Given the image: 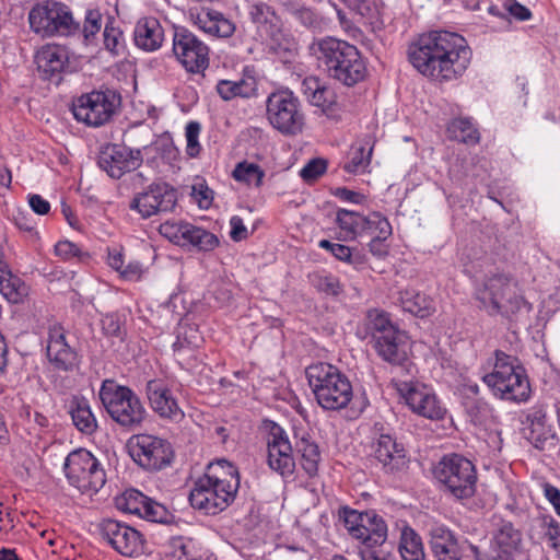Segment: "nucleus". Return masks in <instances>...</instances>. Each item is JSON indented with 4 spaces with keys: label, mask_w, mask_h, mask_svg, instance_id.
Here are the masks:
<instances>
[{
    "label": "nucleus",
    "mask_w": 560,
    "mask_h": 560,
    "mask_svg": "<svg viewBox=\"0 0 560 560\" xmlns=\"http://www.w3.org/2000/svg\"><path fill=\"white\" fill-rule=\"evenodd\" d=\"M471 56L465 37L448 31L422 34L408 47L410 63L422 75L439 82L460 78L468 69Z\"/></svg>",
    "instance_id": "obj_1"
},
{
    "label": "nucleus",
    "mask_w": 560,
    "mask_h": 560,
    "mask_svg": "<svg viewBox=\"0 0 560 560\" xmlns=\"http://www.w3.org/2000/svg\"><path fill=\"white\" fill-rule=\"evenodd\" d=\"M238 488L237 468L226 459H218L209 464L205 475L195 482L189 502L194 509L215 515L233 503Z\"/></svg>",
    "instance_id": "obj_2"
},
{
    "label": "nucleus",
    "mask_w": 560,
    "mask_h": 560,
    "mask_svg": "<svg viewBox=\"0 0 560 560\" xmlns=\"http://www.w3.org/2000/svg\"><path fill=\"white\" fill-rule=\"evenodd\" d=\"M310 52L329 78L346 86H353L366 75L365 62L354 45L335 37L315 39Z\"/></svg>",
    "instance_id": "obj_3"
},
{
    "label": "nucleus",
    "mask_w": 560,
    "mask_h": 560,
    "mask_svg": "<svg viewBox=\"0 0 560 560\" xmlns=\"http://www.w3.org/2000/svg\"><path fill=\"white\" fill-rule=\"evenodd\" d=\"M492 371L482 376V382L492 395L501 400L522 404L532 395L527 372L517 357L502 350L493 352Z\"/></svg>",
    "instance_id": "obj_4"
},
{
    "label": "nucleus",
    "mask_w": 560,
    "mask_h": 560,
    "mask_svg": "<svg viewBox=\"0 0 560 560\" xmlns=\"http://www.w3.org/2000/svg\"><path fill=\"white\" fill-rule=\"evenodd\" d=\"M306 378L317 404L325 410L346 408L353 390L349 378L335 365L326 362L312 364L305 370Z\"/></svg>",
    "instance_id": "obj_5"
},
{
    "label": "nucleus",
    "mask_w": 560,
    "mask_h": 560,
    "mask_svg": "<svg viewBox=\"0 0 560 560\" xmlns=\"http://www.w3.org/2000/svg\"><path fill=\"white\" fill-rule=\"evenodd\" d=\"M365 327L380 358L394 365L407 361V335L393 323L388 313L377 308L368 311Z\"/></svg>",
    "instance_id": "obj_6"
},
{
    "label": "nucleus",
    "mask_w": 560,
    "mask_h": 560,
    "mask_svg": "<svg viewBox=\"0 0 560 560\" xmlns=\"http://www.w3.org/2000/svg\"><path fill=\"white\" fill-rule=\"evenodd\" d=\"M98 395L110 419L125 430H138L148 417L139 396L115 381L105 380Z\"/></svg>",
    "instance_id": "obj_7"
},
{
    "label": "nucleus",
    "mask_w": 560,
    "mask_h": 560,
    "mask_svg": "<svg viewBox=\"0 0 560 560\" xmlns=\"http://www.w3.org/2000/svg\"><path fill=\"white\" fill-rule=\"evenodd\" d=\"M434 476L442 490L457 500L470 499L476 493V467L463 455H444L435 466Z\"/></svg>",
    "instance_id": "obj_8"
},
{
    "label": "nucleus",
    "mask_w": 560,
    "mask_h": 560,
    "mask_svg": "<svg viewBox=\"0 0 560 560\" xmlns=\"http://www.w3.org/2000/svg\"><path fill=\"white\" fill-rule=\"evenodd\" d=\"M28 23L42 37L73 36L80 31V22L73 19L70 8L54 0L34 5L28 12Z\"/></svg>",
    "instance_id": "obj_9"
},
{
    "label": "nucleus",
    "mask_w": 560,
    "mask_h": 560,
    "mask_svg": "<svg viewBox=\"0 0 560 560\" xmlns=\"http://www.w3.org/2000/svg\"><path fill=\"white\" fill-rule=\"evenodd\" d=\"M266 117L269 124L283 136L300 133L305 124V115L298 96L289 89L269 94L266 101Z\"/></svg>",
    "instance_id": "obj_10"
},
{
    "label": "nucleus",
    "mask_w": 560,
    "mask_h": 560,
    "mask_svg": "<svg viewBox=\"0 0 560 560\" xmlns=\"http://www.w3.org/2000/svg\"><path fill=\"white\" fill-rule=\"evenodd\" d=\"M477 300L490 315L509 316L520 310L523 302L517 294L516 283L505 273H494L485 279L477 291Z\"/></svg>",
    "instance_id": "obj_11"
},
{
    "label": "nucleus",
    "mask_w": 560,
    "mask_h": 560,
    "mask_svg": "<svg viewBox=\"0 0 560 560\" xmlns=\"http://www.w3.org/2000/svg\"><path fill=\"white\" fill-rule=\"evenodd\" d=\"M63 470L69 483L82 492L98 491L106 482L101 463L84 448L72 451L66 457Z\"/></svg>",
    "instance_id": "obj_12"
},
{
    "label": "nucleus",
    "mask_w": 560,
    "mask_h": 560,
    "mask_svg": "<svg viewBox=\"0 0 560 560\" xmlns=\"http://www.w3.org/2000/svg\"><path fill=\"white\" fill-rule=\"evenodd\" d=\"M120 95L109 89L95 90L77 98L72 113L78 121L91 127L108 122L120 106Z\"/></svg>",
    "instance_id": "obj_13"
},
{
    "label": "nucleus",
    "mask_w": 560,
    "mask_h": 560,
    "mask_svg": "<svg viewBox=\"0 0 560 560\" xmlns=\"http://www.w3.org/2000/svg\"><path fill=\"white\" fill-rule=\"evenodd\" d=\"M129 453L133 462L148 471L168 467L174 458L171 443L151 434H137L130 440Z\"/></svg>",
    "instance_id": "obj_14"
},
{
    "label": "nucleus",
    "mask_w": 560,
    "mask_h": 560,
    "mask_svg": "<svg viewBox=\"0 0 560 560\" xmlns=\"http://www.w3.org/2000/svg\"><path fill=\"white\" fill-rule=\"evenodd\" d=\"M173 54L190 73H201L209 67V47L185 27L174 31Z\"/></svg>",
    "instance_id": "obj_15"
},
{
    "label": "nucleus",
    "mask_w": 560,
    "mask_h": 560,
    "mask_svg": "<svg viewBox=\"0 0 560 560\" xmlns=\"http://www.w3.org/2000/svg\"><path fill=\"white\" fill-rule=\"evenodd\" d=\"M177 203L176 189L165 182L152 183L145 190L135 194L129 209L137 211L142 219L162 212H171Z\"/></svg>",
    "instance_id": "obj_16"
},
{
    "label": "nucleus",
    "mask_w": 560,
    "mask_h": 560,
    "mask_svg": "<svg viewBox=\"0 0 560 560\" xmlns=\"http://www.w3.org/2000/svg\"><path fill=\"white\" fill-rule=\"evenodd\" d=\"M100 530L105 539L118 553L124 557H137L143 552L144 539L140 532L116 520H104Z\"/></svg>",
    "instance_id": "obj_17"
},
{
    "label": "nucleus",
    "mask_w": 560,
    "mask_h": 560,
    "mask_svg": "<svg viewBox=\"0 0 560 560\" xmlns=\"http://www.w3.org/2000/svg\"><path fill=\"white\" fill-rule=\"evenodd\" d=\"M68 331L58 323L48 328L46 353L48 361L59 371H73L80 364V355L68 341Z\"/></svg>",
    "instance_id": "obj_18"
},
{
    "label": "nucleus",
    "mask_w": 560,
    "mask_h": 560,
    "mask_svg": "<svg viewBox=\"0 0 560 560\" xmlns=\"http://www.w3.org/2000/svg\"><path fill=\"white\" fill-rule=\"evenodd\" d=\"M97 163L112 178L118 179L141 165L142 154L139 149L132 150L122 144L112 143L101 150Z\"/></svg>",
    "instance_id": "obj_19"
},
{
    "label": "nucleus",
    "mask_w": 560,
    "mask_h": 560,
    "mask_svg": "<svg viewBox=\"0 0 560 560\" xmlns=\"http://www.w3.org/2000/svg\"><path fill=\"white\" fill-rule=\"evenodd\" d=\"M402 397L411 411L431 420H441L446 413L435 393L421 383H405Z\"/></svg>",
    "instance_id": "obj_20"
},
{
    "label": "nucleus",
    "mask_w": 560,
    "mask_h": 560,
    "mask_svg": "<svg viewBox=\"0 0 560 560\" xmlns=\"http://www.w3.org/2000/svg\"><path fill=\"white\" fill-rule=\"evenodd\" d=\"M267 446L269 467L282 477L291 476L295 469L292 446L284 430L278 424L271 427Z\"/></svg>",
    "instance_id": "obj_21"
},
{
    "label": "nucleus",
    "mask_w": 560,
    "mask_h": 560,
    "mask_svg": "<svg viewBox=\"0 0 560 560\" xmlns=\"http://www.w3.org/2000/svg\"><path fill=\"white\" fill-rule=\"evenodd\" d=\"M35 62L42 79L59 84L68 67V51L60 45H46L36 52Z\"/></svg>",
    "instance_id": "obj_22"
},
{
    "label": "nucleus",
    "mask_w": 560,
    "mask_h": 560,
    "mask_svg": "<svg viewBox=\"0 0 560 560\" xmlns=\"http://www.w3.org/2000/svg\"><path fill=\"white\" fill-rule=\"evenodd\" d=\"M373 457L382 465L385 472H395L406 466V451L392 434H380L373 442Z\"/></svg>",
    "instance_id": "obj_23"
},
{
    "label": "nucleus",
    "mask_w": 560,
    "mask_h": 560,
    "mask_svg": "<svg viewBox=\"0 0 560 560\" xmlns=\"http://www.w3.org/2000/svg\"><path fill=\"white\" fill-rule=\"evenodd\" d=\"M145 389L151 408L160 417L174 421H179L184 418V412L179 408L172 390L162 381H149Z\"/></svg>",
    "instance_id": "obj_24"
},
{
    "label": "nucleus",
    "mask_w": 560,
    "mask_h": 560,
    "mask_svg": "<svg viewBox=\"0 0 560 560\" xmlns=\"http://www.w3.org/2000/svg\"><path fill=\"white\" fill-rule=\"evenodd\" d=\"M528 427L525 429L526 440L539 451H551L558 444V436L550 425L546 423V412L541 408H534L526 416Z\"/></svg>",
    "instance_id": "obj_25"
},
{
    "label": "nucleus",
    "mask_w": 560,
    "mask_h": 560,
    "mask_svg": "<svg viewBox=\"0 0 560 560\" xmlns=\"http://www.w3.org/2000/svg\"><path fill=\"white\" fill-rule=\"evenodd\" d=\"M430 547L436 560H460L462 544L446 526H434L430 532Z\"/></svg>",
    "instance_id": "obj_26"
},
{
    "label": "nucleus",
    "mask_w": 560,
    "mask_h": 560,
    "mask_svg": "<svg viewBox=\"0 0 560 560\" xmlns=\"http://www.w3.org/2000/svg\"><path fill=\"white\" fill-rule=\"evenodd\" d=\"M301 93L306 101L316 107L328 112L336 105V93L319 78L310 75L303 79L301 83Z\"/></svg>",
    "instance_id": "obj_27"
},
{
    "label": "nucleus",
    "mask_w": 560,
    "mask_h": 560,
    "mask_svg": "<svg viewBox=\"0 0 560 560\" xmlns=\"http://www.w3.org/2000/svg\"><path fill=\"white\" fill-rule=\"evenodd\" d=\"M135 44L145 50L153 51L161 47L164 39V31L155 18L140 19L133 32Z\"/></svg>",
    "instance_id": "obj_28"
},
{
    "label": "nucleus",
    "mask_w": 560,
    "mask_h": 560,
    "mask_svg": "<svg viewBox=\"0 0 560 560\" xmlns=\"http://www.w3.org/2000/svg\"><path fill=\"white\" fill-rule=\"evenodd\" d=\"M68 412L73 425L85 435L96 432L98 424L89 400L83 396H72L68 402Z\"/></svg>",
    "instance_id": "obj_29"
},
{
    "label": "nucleus",
    "mask_w": 560,
    "mask_h": 560,
    "mask_svg": "<svg viewBox=\"0 0 560 560\" xmlns=\"http://www.w3.org/2000/svg\"><path fill=\"white\" fill-rule=\"evenodd\" d=\"M195 24L205 33L217 37H230L235 32V25L226 19L223 13L212 10L202 9L195 16Z\"/></svg>",
    "instance_id": "obj_30"
},
{
    "label": "nucleus",
    "mask_w": 560,
    "mask_h": 560,
    "mask_svg": "<svg viewBox=\"0 0 560 560\" xmlns=\"http://www.w3.org/2000/svg\"><path fill=\"white\" fill-rule=\"evenodd\" d=\"M374 144L375 139L371 133L360 137L351 145L349 161L345 164L343 170L350 174L364 172L371 163Z\"/></svg>",
    "instance_id": "obj_31"
},
{
    "label": "nucleus",
    "mask_w": 560,
    "mask_h": 560,
    "mask_svg": "<svg viewBox=\"0 0 560 560\" xmlns=\"http://www.w3.org/2000/svg\"><path fill=\"white\" fill-rule=\"evenodd\" d=\"M295 448L301 454V465L304 471L310 476L314 477L318 472V466L320 462V451L317 443L311 438V435L302 431L301 433L295 432Z\"/></svg>",
    "instance_id": "obj_32"
},
{
    "label": "nucleus",
    "mask_w": 560,
    "mask_h": 560,
    "mask_svg": "<svg viewBox=\"0 0 560 560\" xmlns=\"http://www.w3.org/2000/svg\"><path fill=\"white\" fill-rule=\"evenodd\" d=\"M366 215L348 209H339L336 213V224L340 229V241H354L363 237V226Z\"/></svg>",
    "instance_id": "obj_33"
},
{
    "label": "nucleus",
    "mask_w": 560,
    "mask_h": 560,
    "mask_svg": "<svg viewBox=\"0 0 560 560\" xmlns=\"http://www.w3.org/2000/svg\"><path fill=\"white\" fill-rule=\"evenodd\" d=\"M363 515H369L371 520L368 524H363L364 528L360 527L362 536L359 537V540L366 548L383 545L387 538V525L385 521L374 510L365 511Z\"/></svg>",
    "instance_id": "obj_34"
},
{
    "label": "nucleus",
    "mask_w": 560,
    "mask_h": 560,
    "mask_svg": "<svg viewBox=\"0 0 560 560\" xmlns=\"http://www.w3.org/2000/svg\"><path fill=\"white\" fill-rule=\"evenodd\" d=\"M493 540L500 548L498 555H511L522 545V533L511 522L502 521L494 533Z\"/></svg>",
    "instance_id": "obj_35"
},
{
    "label": "nucleus",
    "mask_w": 560,
    "mask_h": 560,
    "mask_svg": "<svg viewBox=\"0 0 560 560\" xmlns=\"http://www.w3.org/2000/svg\"><path fill=\"white\" fill-rule=\"evenodd\" d=\"M255 90L256 83L253 79L220 80L217 84V92L224 101H231L235 97L248 98L255 94Z\"/></svg>",
    "instance_id": "obj_36"
},
{
    "label": "nucleus",
    "mask_w": 560,
    "mask_h": 560,
    "mask_svg": "<svg viewBox=\"0 0 560 560\" xmlns=\"http://www.w3.org/2000/svg\"><path fill=\"white\" fill-rule=\"evenodd\" d=\"M399 553L402 560H424L422 539L410 526H405L401 530Z\"/></svg>",
    "instance_id": "obj_37"
},
{
    "label": "nucleus",
    "mask_w": 560,
    "mask_h": 560,
    "mask_svg": "<svg viewBox=\"0 0 560 560\" xmlns=\"http://www.w3.org/2000/svg\"><path fill=\"white\" fill-rule=\"evenodd\" d=\"M404 311L418 317H427L433 311L432 300L423 293L416 291H405L400 298Z\"/></svg>",
    "instance_id": "obj_38"
},
{
    "label": "nucleus",
    "mask_w": 560,
    "mask_h": 560,
    "mask_svg": "<svg viewBox=\"0 0 560 560\" xmlns=\"http://www.w3.org/2000/svg\"><path fill=\"white\" fill-rule=\"evenodd\" d=\"M448 137L466 144L479 142V132L468 118H455L447 125Z\"/></svg>",
    "instance_id": "obj_39"
},
{
    "label": "nucleus",
    "mask_w": 560,
    "mask_h": 560,
    "mask_svg": "<svg viewBox=\"0 0 560 560\" xmlns=\"http://www.w3.org/2000/svg\"><path fill=\"white\" fill-rule=\"evenodd\" d=\"M0 293L10 303L18 304L28 294L25 282L12 272L0 279Z\"/></svg>",
    "instance_id": "obj_40"
},
{
    "label": "nucleus",
    "mask_w": 560,
    "mask_h": 560,
    "mask_svg": "<svg viewBox=\"0 0 560 560\" xmlns=\"http://www.w3.org/2000/svg\"><path fill=\"white\" fill-rule=\"evenodd\" d=\"M198 546L194 539L183 536L172 537L165 546V560H186L189 556H194Z\"/></svg>",
    "instance_id": "obj_41"
},
{
    "label": "nucleus",
    "mask_w": 560,
    "mask_h": 560,
    "mask_svg": "<svg viewBox=\"0 0 560 560\" xmlns=\"http://www.w3.org/2000/svg\"><path fill=\"white\" fill-rule=\"evenodd\" d=\"M232 177L238 183L258 188L262 185L265 171L258 164L242 161L235 165Z\"/></svg>",
    "instance_id": "obj_42"
},
{
    "label": "nucleus",
    "mask_w": 560,
    "mask_h": 560,
    "mask_svg": "<svg viewBox=\"0 0 560 560\" xmlns=\"http://www.w3.org/2000/svg\"><path fill=\"white\" fill-rule=\"evenodd\" d=\"M363 228V236H370L371 238H388L393 234L392 224L381 212H371L366 215Z\"/></svg>",
    "instance_id": "obj_43"
},
{
    "label": "nucleus",
    "mask_w": 560,
    "mask_h": 560,
    "mask_svg": "<svg viewBox=\"0 0 560 560\" xmlns=\"http://www.w3.org/2000/svg\"><path fill=\"white\" fill-rule=\"evenodd\" d=\"M103 334L110 339L124 342L127 336L126 317L119 313H107L101 319Z\"/></svg>",
    "instance_id": "obj_44"
},
{
    "label": "nucleus",
    "mask_w": 560,
    "mask_h": 560,
    "mask_svg": "<svg viewBox=\"0 0 560 560\" xmlns=\"http://www.w3.org/2000/svg\"><path fill=\"white\" fill-rule=\"evenodd\" d=\"M184 244H190L202 252H210L219 246V238L215 234L190 224Z\"/></svg>",
    "instance_id": "obj_45"
},
{
    "label": "nucleus",
    "mask_w": 560,
    "mask_h": 560,
    "mask_svg": "<svg viewBox=\"0 0 560 560\" xmlns=\"http://www.w3.org/2000/svg\"><path fill=\"white\" fill-rule=\"evenodd\" d=\"M369 517V515H363V512H358L348 506H343L339 510V521L342 522L349 535L358 540L359 537L362 536L360 526L364 528L363 524H368L371 520Z\"/></svg>",
    "instance_id": "obj_46"
},
{
    "label": "nucleus",
    "mask_w": 560,
    "mask_h": 560,
    "mask_svg": "<svg viewBox=\"0 0 560 560\" xmlns=\"http://www.w3.org/2000/svg\"><path fill=\"white\" fill-rule=\"evenodd\" d=\"M465 410L475 425H485L492 418L493 409L488 401L481 398H469L465 400Z\"/></svg>",
    "instance_id": "obj_47"
},
{
    "label": "nucleus",
    "mask_w": 560,
    "mask_h": 560,
    "mask_svg": "<svg viewBox=\"0 0 560 560\" xmlns=\"http://www.w3.org/2000/svg\"><path fill=\"white\" fill-rule=\"evenodd\" d=\"M148 497L136 489L126 490L120 497L116 499V506L124 512L141 515Z\"/></svg>",
    "instance_id": "obj_48"
},
{
    "label": "nucleus",
    "mask_w": 560,
    "mask_h": 560,
    "mask_svg": "<svg viewBox=\"0 0 560 560\" xmlns=\"http://www.w3.org/2000/svg\"><path fill=\"white\" fill-rule=\"evenodd\" d=\"M289 14L306 28L319 27L322 19L315 9L306 5L288 3L285 5Z\"/></svg>",
    "instance_id": "obj_49"
},
{
    "label": "nucleus",
    "mask_w": 560,
    "mask_h": 560,
    "mask_svg": "<svg viewBox=\"0 0 560 560\" xmlns=\"http://www.w3.org/2000/svg\"><path fill=\"white\" fill-rule=\"evenodd\" d=\"M102 13L97 9H88L84 21L77 35H82L86 44H91L103 25Z\"/></svg>",
    "instance_id": "obj_50"
},
{
    "label": "nucleus",
    "mask_w": 560,
    "mask_h": 560,
    "mask_svg": "<svg viewBox=\"0 0 560 560\" xmlns=\"http://www.w3.org/2000/svg\"><path fill=\"white\" fill-rule=\"evenodd\" d=\"M312 283L318 292L326 295L338 296L343 291L339 278L330 273H315Z\"/></svg>",
    "instance_id": "obj_51"
},
{
    "label": "nucleus",
    "mask_w": 560,
    "mask_h": 560,
    "mask_svg": "<svg viewBox=\"0 0 560 560\" xmlns=\"http://www.w3.org/2000/svg\"><path fill=\"white\" fill-rule=\"evenodd\" d=\"M190 223L166 221L160 225V233L175 244H184Z\"/></svg>",
    "instance_id": "obj_52"
},
{
    "label": "nucleus",
    "mask_w": 560,
    "mask_h": 560,
    "mask_svg": "<svg viewBox=\"0 0 560 560\" xmlns=\"http://www.w3.org/2000/svg\"><path fill=\"white\" fill-rule=\"evenodd\" d=\"M332 256L342 262L353 266L354 268H360L366 262V256L364 254L359 252L357 248L339 243L337 244Z\"/></svg>",
    "instance_id": "obj_53"
},
{
    "label": "nucleus",
    "mask_w": 560,
    "mask_h": 560,
    "mask_svg": "<svg viewBox=\"0 0 560 560\" xmlns=\"http://www.w3.org/2000/svg\"><path fill=\"white\" fill-rule=\"evenodd\" d=\"M171 516V513L163 504L150 498L140 515V517L154 523H168Z\"/></svg>",
    "instance_id": "obj_54"
},
{
    "label": "nucleus",
    "mask_w": 560,
    "mask_h": 560,
    "mask_svg": "<svg viewBox=\"0 0 560 560\" xmlns=\"http://www.w3.org/2000/svg\"><path fill=\"white\" fill-rule=\"evenodd\" d=\"M249 16L253 23L262 25L270 24L275 26L273 22L278 20L275 10L266 3H257L250 7Z\"/></svg>",
    "instance_id": "obj_55"
},
{
    "label": "nucleus",
    "mask_w": 560,
    "mask_h": 560,
    "mask_svg": "<svg viewBox=\"0 0 560 560\" xmlns=\"http://www.w3.org/2000/svg\"><path fill=\"white\" fill-rule=\"evenodd\" d=\"M201 126L198 121H189L186 126V152L190 158H196L201 149L199 143Z\"/></svg>",
    "instance_id": "obj_56"
},
{
    "label": "nucleus",
    "mask_w": 560,
    "mask_h": 560,
    "mask_svg": "<svg viewBox=\"0 0 560 560\" xmlns=\"http://www.w3.org/2000/svg\"><path fill=\"white\" fill-rule=\"evenodd\" d=\"M191 197L200 208L208 209L213 201V190L205 182H198L191 187Z\"/></svg>",
    "instance_id": "obj_57"
},
{
    "label": "nucleus",
    "mask_w": 560,
    "mask_h": 560,
    "mask_svg": "<svg viewBox=\"0 0 560 560\" xmlns=\"http://www.w3.org/2000/svg\"><path fill=\"white\" fill-rule=\"evenodd\" d=\"M103 36L105 48L110 52L117 54L124 39L122 32L112 23H107L104 27Z\"/></svg>",
    "instance_id": "obj_58"
},
{
    "label": "nucleus",
    "mask_w": 560,
    "mask_h": 560,
    "mask_svg": "<svg viewBox=\"0 0 560 560\" xmlns=\"http://www.w3.org/2000/svg\"><path fill=\"white\" fill-rule=\"evenodd\" d=\"M327 170V163L323 159L311 160L301 171L300 176L305 182H312L322 176Z\"/></svg>",
    "instance_id": "obj_59"
},
{
    "label": "nucleus",
    "mask_w": 560,
    "mask_h": 560,
    "mask_svg": "<svg viewBox=\"0 0 560 560\" xmlns=\"http://www.w3.org/2000/svg\"><path fill=\"white\" fill-rule=\"evenodd\" d=\"M55 253L57 256L65 260L79 257L81 249L79 246L70 241H60L55 245Z\"/></svg>",
    "instance_id": "obj_60"
},
{
    "label": "nucleus",
    "mask_w": 560,
    "mask_h": 560,
    "mask_svg": "<svg viewBox=\"0 0 560 560\" xmlns=\"http://www.w3.org/2000/svg\"><path fill=\"white\" fill-rule=\"evenodd\" d=\"M504 8L514 19L518 21H527L532 18L530 10L516 0H505Z\"/></svg>",
    "instance_id": "obj_61"
},
{
    "label": "nucleus",
    "mask_w": 560,
    "mask_h": 560,
    "mask_svg": "<svg viewBox=\"0 0 560 560\" xmlns=\"http://www.w3.org/2000/svg\"><path fill=\"white\" fill-rule=\"evenodd\" d=\"M230 237L234 242H241L243 240H246L248 237L247 228L245 226L243 219L238 215H233L230 219Z\"/></svg>",
    "instance_id": "obj_62"
},
{
    "label": "nucleus",
    "mask_w": 560,
    "mask_h": 560,
    "mask_svg": "<svg viewBox=\"0 0 560 560\" xmlns=\"http://www.w3.org/2000/svg\"><path fill=\"white\" fill-rule=\"evenodd\" d=\"M545 535L548 540V545L560 557V524L557 521L551 520Z\"/></svg>",
    "instance_id": "obj_63"
},
{
    "label": "nucleus",
    "mask_w": 560,
    "mask_h": 560,
    "mask_svg": "<svg viewBox=\"0 0 560 560\" xmlns=\"http://www.w3.org/2000/svg\"><path fill=\"white\" fill-rule=\"evenodd\" d=\"M31 209L39 215H45L50 210V203L40 195L30 194L27 197Z\"/></svg>",
    "instance_id": "obj_64"
}]
</instances>
